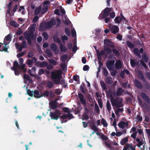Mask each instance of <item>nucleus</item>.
<instances>
[{
  "instance_id": "2f4dec72",
  "label": "nucleus",
  "mask_w": 150,
  "mask_h": 150,
  "mask_svg": "<svg viewBox=\"0 0 150 150\" xmlns=\"http://www.w3.org/2000/svg\"><path fill=\"white\" fill-rule=\"evenodd\" d=\"M48 65V63L45 61H43L40 62L39 64V65L40 67H46Z\"/></svg>"
},
{
  "instance_id": "774afa93",
  "label": "nucleus",
  "mask_w": 150,
  "mask_h": 150,
  "mask_svg": "<svg viewBox=\"0 0 150 150\" xmlns=\"http://www.w3.org/2000/svg\"><path fill=\"white\" fill-rule=\"evenodd\" d=\"M25 52H22L19 53L17 55V57L18 58H19L23 56L25 54Z\"/></svg>"
},
{
  "instance_id": "b1692460",
  "label": "nucleus",
  "mask_w": 150,
  "mask_h": 150,
  "mask_svg": "<svg viewBox=\"0 0 150 150\" xmlns=\"http://www.w3.org/2000/svg\"><path fill=\"white\" fill-rule=\"evenodd\" d=\"M91 128L94 131L92 132L91 134H93L96 132H98L99 131V128L96 125H93Z\"/></svg>"
},
{
  "instance_id": "cd10ccee",
  "label": "nucleus",
  "mask_w": 150,
  "mask_h": 150,
  "mask_svg": "<svg viewBox=\"0 0 150 150\" xmlns=\"http://www.w3.org/2000/svg\"><path fill=\"white\" fill-rule=\"evenodd\" d=\"M100 86L103 90H106L107 89V88L106 86L105 83L102 80L100 81Z\"/></svg>"
},
{
  "instance_id": "13d9d810",
  "label": "nucleus",
  "mask_w": 150,
  "mask_h": 150,
  "mask_svg": "<svg viewBox=\"0 0 150 150\" xmlns=\"http://www.w3.org/2000/svg\"><path fill=\"white\" fill-rule=\"evenodd\" d=\"M45 52H46V53L48 55V56L49 57L52 56V52L49 49H47L46 50Z\"/></svg>"
},
{
  "instance_id": "49530a36",
  "label": "nucleus",
  "mask_w": 150,
  "mask_h": 150,
  "mask_svg": "<svg viewBox=\"0 0 150 150\" xmlns=\"http://www.w3.org/2000/svg\"><path fill=\"white\" fill-rule=\"evenodd\" d=\"M85 86V84L84 83H83V84L81 85L80 86V88L81 92L83 93H85V91L84 88V87Z\"/></svg>"
},
{
  "instance_id": "4d7b16f0",
  "label": "nucleus",
  "mask_w": 150,
  "mask_h": 150,
  "mask_svg": "<svg viewBox=\"0 0 150 150\" xmlns=\"http://www.w3.org/2000/svg\"><path fill=\"white\" fill-rule=\"evenodd\" d=\"M142 58L144 61L146 63H147L148 61V58L147 55L146 54H144L142 56Z\"/></svg>"
},
{
  "instance_id": "79ce46f5",
  "label": "nucleus",
  "mask_w": 150,
  "mask_h": 150,
  "mask_svg": "<svg viewBox=\"0 0 150 150\" xmlns=\"http://www.w3.org/2000/svg\"><path fill=\"white\" fill-rule=\"evenodd\" d=\"M47 87L48 88H51L54 86V85L53 83L51 81H49L47 82Z\"/></svg>"
},
{
  "instance_id": "0eeeda50",
  "label": "nucleus",
  "mask_w": 150,
  "mask_h": 150,
  "mask_svg": "<svg viewBox=\"0 0 150 150\" xmlns=\"http://www.w3.org/2000/svg\"><path fill=\"white\" fill-rule=\"evenodd\" d=\"M56 24V22L55 19H52L45 23L46 29H49L51 28L53 25Z\"/></svg>"
},
{
  "instance_id": "6e6d98bb",
  "label": "nucleus",
  "mask_w": 150,
  "mask_h": 150,
  "mask_svg": "<svg viewBox=\"0 0 150 150\" xmlns=\"http://www.w3.org/2000/svg\"><path fill=\"white\" fill-rule=\"evenodd\" d=\"M95 110L98 113H99L100 110L99 107L96 103L95 104Z\"/></svg>"
},
{
  "instance_id": "69168bd1",
  "label": "nucleus",
  "mask_w": 150,
  "mask_h": 150,
  "mask_svg": "<svg viewBox=\"0 0 150 150\" xmlns=\"http://www.w3.org/2000/svg\"><path fill=\"white\" fill-rule=\"evenodd\" d=\"M34 55V54L33 52H30L28 53L27 56L29 58H32L33 57V56Z\"/></svg>"
},
{
  "instance_id": "dca6fc26",
  "label": "nucleus",
  "mask_w": 150,
  "mask_h": 150,
  "mask_svg": "<svg viewBox=\"0 0 150 150\" xmlns=\"http://www.w3.org/2000/svg\"><path fill=\"white\" fill-rule=\"evenodd\" d=\"M37 60V59L35 57H33L32 58V60L28 59L27 60V64L29 65H31L33 64L34 61L35 62H36Z\"/></svg>"
},
{
  "instance_id": "6ab92c4d",
  "label": "nucleus",
  "mask_w": 150,
  "mask_h": 150,
  "mask_svg": "<svg viewBox=\"0 0 150 150\" xmlns=\"http://www.w3.org/2000/svg\"><path fill=\"white\" fill-rule=\"evenodd\" d=\"M136 141L138 143V144H137V145L138 147H140L143 144V140L142 138L141 139L139 138H137L136 139Z\"/></svg>"
},
{
  "instance_id": "bf43d9fd",
  "label": "nucleus",
  "mask_w": 150,
  "mask_h": 150,
  "mask_svg": "<svg viewBox=\"0 0 150 150\" xmlns=\"http://www.w3.org/2000/svg\"><path fill=\"white\" fill-rule=\"evenodd\" d=\"M41 10V8H37L35 9L34 14L35 15H38L40 13Z\"/></svg>"
},
{
  "instance_id": "4468645a",
  "label": "nucleus",
  "mask_w": 150,
  "mask_h": 150,
  "mask_svg": "<svg viewBox=\"0 0 150 150\" xmlns=\"http://www.w3.org/2000/svg\"><path fill=\"white\" fill-rule=\"evenodd\" d=\"M134 83L136 87L139 89H141L143 87V86L141 83L138 80L136 79L134 81Z\"/></svg>"
},
{
  "instance_id": "aec40b11",
  "label": "nucleus",
  "mask_w": 150,
  "mask_h": 150,
  "mask_svg": "<svg viewBox=\"0 0 150 150\" xmlns=\"http://www.w3.org/2000/svg\"><path fill=\"white\" fill-rule=\"evenodd\" d=\"M126 44L127 46L130 49H133L135 47L134 45L129 41H127Z\"/></svg>"
},
{
  "instance_id": "2eb2a0df",
  "label": "nucleus",
  "mask_w": 150,
  "mask_h": 150,
  "mask_svg": "<svg viewBox=\"0 0 150 150\" xmlns=\"http://www.w3.org/2000/svg\"><path fill=\"white\" fill-rule=\"evenodd\" d=\"M54 41L57 43H58L59 45L62 43L61 41L57 35H55L53 36V37Z\"/></svg>"
},
{
  "instance_id": "ddd939ff",
  "label": "nucleus",
  "mask_w": 150,
  "mask_h": 150,
  "mask_svg": "<svg viewBox=\"0 0 150 150\" xmlns=\"http://www.w3.org/2000/svg\"><path fill=\"white\" fill-rule=\"evenodd\" d=\"M115 68L117 69H120L122 67V64L121 60H118L116 62L115 64Z\"/></svg>"
},
{
  "instance_id": "a211bd4d",
  "label": "nucleus",
  "mask_w": 150,
  "mask_h": 150,
  "mask_svg": "<svg viewBox=\"0 0 150 150\" xmlns=\"http://www.w3.org/2000/svg\"><path fill=\"white\" fill-rule=\"evenodd\" d=\"M133 52L135 55L137 56L139 58H141V55L139 53V50L137 48H135L133 50Z\"/></svg>"
},
{
  "instance_id": "c85d7f7f",
  "label": "nucleus",
  "mask_w": 150,
  "mask_h": 150,
  "mask_svg": "<svg viewBox=\"0 0 150 150\" xmlns=\"http://www.w3.org/2000/svg\"><path fill=\"white\" fill-rule=\"evenodd\" d=\"M105 81L108 84H112V78L109 76L107 77L106 78Z\"/></svg>"
},
{
  "instance_id": "f704fd0d",
  "label": "nucleus",
  "mask_w": 150,
  "mask_h": 150,
  "mask_svg": "<svg viewBox=\"0 0 150 150\" xmlns=\"http://www.w3.org/2000/svg\"><path fill=\"white\" fill-rule=\"evenodd\" d=\"M106 107L108 111L110 112V110L111 109V107L109 100H107V102Z\"/></svg>"
},
{
  "instance_id": "39448f33",
  "label": "nucleus",
  "mask_w": 150,
  "mask_h": 150,
  "mask_svg": "<svg viewBox=\"0 0 150 150\" xmlns=\"http://www.w3.org/2000/svg\"><path fill=\"white\" fill-rule=\"evenodd\" d=\"M61 114L60 110L57 109L53 112H50V116L52 119L57 120L58 119Z\"/></svg>"
},
{
  "instance_id": "9b49d317",
  "label": "nucleus",
  "mask_w": 150,
  "mask_h": 150,
  "mask_svg": "<svg viewBox=\"0 0 150 150\" xmlns=\"http://www.w3.org/2000/svg\"><path fill=\"white\" fill-rule=\"evenodd\" d=\"M104 44L109 47H114V44L113 42L108 39H105L104 40Z\"/></svg>"
},
{
  "instance_id": "052dcab7",
  "label": "nucleus",
  "mask_w": 150,
  "mask_h": 150,
  "mask_svg": "<svg viewBox=\"0 0 150 150\" xmlns=\"http://www.w3.org/2000/svg\"><path fill=\"white\" fill-rule=\"evenodd\" d=\"M82 117L83 118L82 119V120H87L89 119V117L87 114L86 113L83 114L82 115Z\"/></svg>"
},
{
  "instance_id": "7c9ffc66",
  "label": "nucleus",
  "mask_w": 150,
  "mask_h": 150,
  "mask_svg": "<svg viewBox=\"0 0 150 150\" xmlns=\"http://www.w3.org/2000/svg\"><path fill=\"white\" fill-rule=\"evenodd\" d=\"M49 95V92L47 90L45 91L41 95V97H48Z\"/></svg>"
},
{
  "instance_id": "de8ad7c7",
  "label": "nucleus",
  "mask_w": 150,
  "mask_h": 150,
  "mask_svg": "<svg viewBox=\"0 0 150 150\" xmlns=\"http://www.w3.org/2000/svg\"><path fill=\"white\" fill-rule=\"evenodd\" d=\"M97 53L99 55L102 56L105 54V52L104 49L102 50L100 52L99 51H96Z\"/></svg>"
},
{
  "instance_id": "37998d69",
  "label": "nucleus",
  "mask_w": 150,
  "mask_h": 150,
  "mask_svg": "<svg viewBox=\"0 0 150 150\" xmlns=\"http://www.w3.org/2000/svg\"><path fill=\"white\" fill-rule=\"evenodd\" d=\"M42 36L45 40H47L48 38V35L46 32H44L42 33Z\"/></svg>"
},
{
  "instance_id": "e2e57ef3",
  "label": "nucleus",
  "mask_w": 150,
  "mask_h": 150,
  "mask_svg": "<svg viewBox=\"0 0 150 150\" xmlns=\"http://www.w3.org/2000/svg\"><path fill=\"white\" fill-rule=\"evenodd\" d=\"M23 78L24 80H26L27 81L29 80V79L30 78V77L28 74H25L24 75Z\"/></svg>"
},
{
  "instance_id": "a18cd8bd",
  "label": "nucleus",
  "mask_w": 150,
  "mask_h": 150,
  "mask_svg": "<svg viewBox=\"0 0 150 150\" xmlns=\"http://www.w3.org/2000/svg\"><path fill=\"white\" fill-rule=\"evenodd\" d=\"M27 92L29 96L31 97L33 96V91H31L30 89H28L27 90Z\"/></svg>"
},
{
  "instance_id": "f8f14e48",
  "label": "nucleus",
  "mask_w": 150,
  "mask_h": 150,
  "mask_svg": "<svg viewBox=\"0 0 150 150\" xmlns=\"http://www.w3.org/2000/svg\"><path fill=\"white\" fill-rule=\"evenodd\" d=\"M111 32L113 34H116L119 31V28L116 25H113L111 28Z\"/></svg>"
},
{
  "instance_id": "8fccbe9b",
  "label": "nucleus",
  "mask_w": 150,
  "mask_h": 150,
  "mask_svg": "<svg viewBox=\"0 0 150 150\" xmlns=\"http://www.w3.org/2000/svg\"><path fill=\"white\" fill-rule=\"evenodd\" d=\"M67 54H64L62 55L61 57V59L62 61L65 62V61L67 58Z\"/></svg>"
},
{
  "instance_id": "4be33fe9",
  "label": "nucleus",
  "mask_w": 150,
  "mask_h": 150,
  "mask_svg": "<svg viewBox=\"0 0 150 150\" xmlns=\"http://www.w3.org/2000/svg\"><path fill=\"white\" fill-rule=\"evenodd\" d=\"M124 92V91L121 88H120L117 89V91L116 94L117 96H120L122 95V93Z\"/></svg>"
},
{
  "instance_id": "20e7f679",
  "label": "nucleus",
  "mask_w": 150,
  "mask_h": 150,
  "mask_svg": "<svg viewBox=\"0 0 150 150\" xmlns=\"http://www.w3.org/2000/svg\"><path fill=\"white\" fill-rule=\"evenodd\" d=\"M112 10V8H106L102 11V13L100 14V18L103 19L108 16Z\"/></svg>"
},
{
  "instance_id": "c03bdc74",
  "label": "nucleus",
  "mask_w": 150,
  "mask_h": 150,
  "mask_svg": "<svg viewBox=\"0 0 150 150\" xmlns=\"http://www.w3.org/2000/svg\"><path fill=\"white\" fill-rule=\"evenodd\" d=\"M48 6H43L42 8V13L46 12L48 10Z\"/></svg>"
},
{
  "instance_id": "412c9836",
  "label": "nucleus",
  "mask_w": 150,
  "mask_h": 150,
  "mask_svg": "<svg viewBox=\"0 0 150 150\" xmlns=\"http://www.w3.org/2000/svg\"><path fill=\"white\" fill-rule=\"evenodd\" d=\"M56 103L55 101H52L51 102L50 104V105L52 109H56V108L57 107Z\"/></svg>"
},
{
  "instance_id": "4c0bfd02",
  "label": "nucleus",
  "mask_w": 150,
  "mask_h": 150,
  "mask_svg": "<svg viewBox=\"0 0 150 150\" xmlns=\"http://www.w3.org/2000/svg\"><path fill=\"white\" fill-rule=\"evenodd\" d=\"M10 24L11 26H13L15 27H18V25L16 21H11Z\"/></svg>"
},
{
  "instance_id": "5fc2aeb1",
  "label": "nucleus",
  "mask_w": 150,
  "mask_h": 150,
  "mask_svg": "<svg viewBox=\"0 0 150 150\" xmlns=\"http://www.w3.org/2000/svg\"><path fill=\"white\" fill-rule=\"evenodd\" d=\"M65 31L66 34L68 36H70V31L68 28H66L65 29Z\"/></svg>"
},
{
  "instance_id": "58836bf2",
  "label": "nucleus",
  "mask_w": 150,
  "mask_h": 150,
  "mask_svg": "<svg viewBox=\"0 0 150 150\" xmlns=\"http://www.w3.org/2000/svg\"><path fill=\"white\" fill-rule=\"evenodd\" d=\"M101 123L104 127H106L108 125V124L106 121L103 118L101 119Z\"/></svg>"
},
{
  "instance_id": "09e8293b",
  "label": "nucleus",
  "mask_w": 150,
  "mask_h": 150,
  "mask_svg": "<svg viewBox=\"0 0 150 150\" xmlns=\"http://www.w3.org/2000/svg\"><path fill=\"white\" fill-rule=\"evenodd\" d=\"M103 72L104 75L105 76H107L108 74V73L107 70L105 68H103Z\"/></svg>"
},
{
  "instance_id": "3c124183",
  "label": "nucleus",
  "mask_w": 150,
  "mask_h": 150,
  "mask_svg": "<svg viewBox=\"0 0 150 150\" xmlns=\"http://www.w3.org/2000/svg\"><path fill=\"white\" fill-rule=\"evenodd\" d=\"M62 110L63 112H67V113H70V111L69 110L68 108L67 107H64L62 108Z\"/></svg>"
},
{
  "instance_id": "e433bc0d",
  "label": "nucleus",
  "mask_w": 150,
  "mask_h": 150,
  "mask_svg": "<svg viewBox=\"0 0 150 150\" xmlns=\"http://www.w3.org/2000/svg\"><path fill=\"white\" fill-rule=\"evenodd\" d=\"M22 43L21 44L20 46L23 48H26L27 46L26 41L24 40H23V41H22Z\"/></svg>"
},
{
  "instance_id": "ea45409f",
  "label": "nucleus",
  "mask_w": 150,
  "mask_h": 150,
  "mask_svg": "<svg viewBox=\"0 0 150 150\" xmlns=\"http://www.w3.org/2000/svg\"><path fill=\"white\" fill-rule=\"evenodd\" d=\"M35 27L36 24H33L30 28L29 32L33 33L35 30Z\"/></svg>"
},
{
  "instance_id": "72a5a7b5",
  "label": "nucleus",
  "mask_w": 150,
  "mask_h": 150,
  "mask_svg": "<svg viewBox=\"0 0 150 150\" xmlns=\"http://www.w3.org/2000/svg\"><path fill=\"white\" fill-rule=\"evenodd\" d=\"M122 19L119 16H117L114 19L115 22L117 23H120L122 21Z\"/></svg>"
},
{
  "instance_id": "7ed1b4c3",
  "label": "nucleus",
  "mask_w": 150,
  "mask_h": 150,
  "mask_svg": "<svg viewBox=\"0 0 150 150\" xmlns=\"http://www.w3.org/2000/svg\"><path fill=\"white\" fill-rule=\"evenodd\" d=\"M25 39L27 40L28 43L30 45L32 44V40L34 39V33L32 32H25L24 34Z\"/></svg>"
},
{
  "instance_id": "1a4fd4ad",
  "label": "nucleus",
  "mask_w": 150,
  "mask_h": 150,
  "mask_svg": "<svg viewBox=\"0 0 150 150\" xmlns=\"http://www.w3.org/2000/svg\"><path fill=\"white\" fill-rule=\"evenodd\" d=\"M78 96L81 104L84 105H86V101L84 98V96L83 94L81 93H78Z\"/></svg>"
},
{
  "instance_id": "f03ea898",
  "label": "nucleus",
  "mask_w": 150,
  "mask_h": 150,
  "mask_svg": "<svg viewBox=\"0 0 150 150\" xmlns=\"http://www.w3.org/2000/svg\"><path fill=\"white\" fill-rule=\"evenodd\" d=\"M110 101L112 105L116 108L122 107L123 106L122 104V99L120 98H116L115 99L113 96H110Z\"/></svg>"
},
{
  "instance_id": "473e14b6",
  "label": "nucleus",
  "mask_w": 150,
  "mask_h": 150,
  "mask_svg": "<svg viewBox=\"0 0 150 150\" xmlns=\"http://www.w3.org/2000/svg\"><path fill=\"white\" fill-rule=\"evenodd\" d=\"M59 45H60V48L61 52H65L67 51V48L63 46L62 43L60 44Z\"/></svg>"
},
{
  "instance_id": "603ef678",
  "label": "nucleus",
  "mask_w": 150,
  "mask_h": 150,
  "mask_svg": "<svg viewBox=\"0 0 150 150\" xmlns=\"http://www.w3.org/2000/svg\"><path fill=\"white\" fill-rule=\"evenodd\" d=\"M104 144L105 146L108 147L110 149H114V147H111V145L109 144L108 143L107 141H105L104 142Z\"/></svg>"
},
{
  "instance_id": "864d4df0",
  "label": "nucleus",
  "mask_w": 150,
  "mask_h": 150,
  "mask_svg": "<svg viewBox=\"0 0 150 150\" xmlns=\"http://www.w3.org/2000/svg\"><path fill=\"white\" fill-rule=\"evenodd\" d=\"M130 62L131 66L133 67H134L136 65V62L134 60L132 59L130 60Z\"/></svg>"
},
{
  "instance_id": "680f3d73",
  "label": "nucleus",
  "mask_w": 150,
  "mask_h": 150,
  "mask_svg": "<svg viewBox=\"0 0 150 150\" xmlns=\"http://www.w3.org/2000/svg\"><path fill=\"white\" fill-rule=\"evenodd\" d=\"M5 39L7 41H9L11 40V35L10 34L6 36L5 38Z\"/></svg>"
},
{
  "instance_id": "f3484780",
  "label": "nucleus",
  "mask_w": 150,
  "mask_h": 150,
  "mask_svg": "<svg viewBox=\"0 0 150 150\" xmlns=\"http://www.w3.org/2000/svg\"><path fill=\"white\" fill-rule=\"evenodd\" d=\"M138 76L144 82L146 81V79L141 71H138Z\"/></svg>"
},
{
  "instance_id": "a878e982",
  "label": "nucleus",
  "mask_w": 150,
  "mask_h": 150,
  "mask_svg": "<svg viewBox=\"0 0 150 150\" xmlns=\"http://www.w3.org/2000/svg\"><path fill=\"white\" fill-rule=\"evenodd\" d=\"M128 139L127 137H126L122 139L120 142V144L122 145H124L128 141Z\"/></svg>"
},
{
  "instance_id": "9d476101",
  "label": "nucleus",
  "mask_w": 150,
  "mask_h": 150,
  "mask_svg": "<svg viewBox=\"0 0 150 150\" xmlns=\"http://www.w3.org/2000/svg\"><path fill=\"white\" fill-rule=\"evenodd\" d=\"M128 125L129 123L128 122H125L122 121H121L118 124V125L120 128L123 129L125 128V127H128Z\"/></svg>"
},
{
  "instance_id": "0e129e2a",
  "label": "nucleus",
  "mask_w": 150,
  "mask_h": 150,
  "mask_svg": "<svg viewBox=\"0 0 150 150\" xmlns=\"http://www.w3.org/2000/svg\"><path fill=\"white\" fill-rule=\"evenodd\" d=\"M73 117V115L70 113H68L67 114V118H69V120H70Z\"/></svg>"
},
{
  "instance_id": "5701e85b",
  "label": "nucleus",
  "mask_w": 150,
  "mask_h": 150,
  "mask_svg": "<svg viewBox=\"0 0 150 150\" xmlns=\"http://www.w3.org/2000/svg\"><path fill=\"white\" fill-rule=\"evenodd\" d=\"M34 97L37 98L41 97V96L39 95V93L37 90H35L33 91V96Z\"/></svg>"
},
{
  "instance_id": "f257e3e1",
  "label": "nucleus",
  "mask_w": 150,
  "mask_h": 150,
  "mask_svg": "<svg viewBox=\"0 0 150 150\" xmlns=\"http://www.w3.org/2000/svg\"><path fill=\"white\" fill-rule=\"evenodd\" d=\"M62 74L61 70H58L57 72L53 71L51 72L52 78L55 84H58L60 82V79L62 77Z\"/></svg>"
},
{
  "instance_id": "a19ab883",
  "label": "nucleus",
  "mask_w": 150,
  "mask_h": 150,
  "mask_svg": "<svg viewBox=\"0 0 150 150\" xmlns=\"http://www.w3.org/2000/svg\"><path fill=\"white\" fill-rule=\"evenodd\" d=\"M49 62L51 64L54 65H56L57 64V62L54 60L52 59H50L48 60Z\"/></svg>"
},
{
  "instance_id": "bb28decb",
  "label": "nucleus",
  "mask_w": 150,
  "mask_h": 150,
  "mask_svg": "<svg viewBox=\"0 0 150 150\" xmlns=\"http://www.w3.org/2000/svg\"><path fill=\"white\" fill-rule=\"evenodd\" d=\"M112 52L115 55L116 57H119L120 55V54L118 50L116 48H113L112 50Z\"/></svg>"
},
{
  "instance_id": "c756f323",
  "label": "nucleus",
  "mask_w": 150,
  "mask_h": 150,
  "mask_svg": "<svg viewBox=\"0 0 150 150\" xmlns=\"http://www.w3.org/2000/svg\"><path fill=\"white\" fill-rule=\"evenodd\" d=\"M50 47L52 50L54 52H55L57 49V45L55 43L52 44L50 45Z\"/></svg>"
},
{
  "instance_id": "393cba45",
  "label": "nucleus",
  "mask_w": 150,
  "mask_h": 150,
  "mask_svg": "<svg viewBox=\"0 0 150 150\" xmlns=\"http://www.w3.org/2000/svg\"><path fill=\"white\" fill-rule=\"evenodd\" d=\"M104 49L105 52L108 54H109L112 53V50L108 47L104 46Z\"/></svg>"
},
{
  "instance_id": "6e6552de",
  "label": "nucleus",
  "mask_w": 150,
  "mask_h": 150,
  "mask_svg": "<svg viewBox=\"0 0 150 150\" xmlns=\"http://www.w3.org/2000/svg\"><path fill=\"white\" fill-rule=\"evenodd\" d=\"M19 64L16 61H15L13 62V67H11V69L12 70H13L15 71V74L16 75H18L16 74V72H18V70L17 69L19 67Z\"/></svg>"
},
{
  "instance_id": "c9c22d12",
  "label": "nucleus",
  "mask_w": 150,
  "mask_h": 150,
  "mask_svg": "<svg viewBox=\"0 0 150 150\" xmlns=\"http://www.w3.org/2000/svg\"><path fill=\"white\" fill-rule=\"evenodd\" d=\"M46 28L45 27V23H42L40 25L39 29L41 31H43L45 30Z\"/></svg>"
},
{
  "instance_id": "338daca9",
  "label": "nucleus",
  "mask_w": 150,
  "mask_h": 150,
  "mask_svg": "<svg viewBox=\"0 0 150 150\" xmlns=\"http://www.w3.org/2000/svg\"><path fill=\"white\" fill-rule=\"evenodd\" d=\"M137 132H134L131 135V137L134 139H136V137L137 135Z\"/></svg>"
},
{
  "instance_id": "423d86ee",
  "label": "nucleus",
  "mask_w": 150,
  "mask_h": 150,
  "mask_svg": "<svg viewBox=\"0 0 150 150\" xmlns=\"http://www.w3.org/2000/svg\"><path fill=\"white\" fill-rule=\"evenodd\" d=\"M115 60H108L106 63V67L109 70L113 71L114 68L113 66L115 63Z\"/></svg>"
}]
</instances>
